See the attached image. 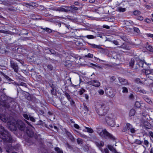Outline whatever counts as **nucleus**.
<instances>
[{
    "mask_svg": "<svg viewBox=\"0 0 153 153\" xmlns=\"http://www.w3.org/2000/svg\"><path fill=\"white\" fill-rule=\"evenodd\" d=\"M105 91L107 95L110 97H113L115 95V92L114 89L111 87H107L105 89Z\"/></svg>",
    "mask_w": 153,
    "mask_h": 153,
    "instance_id": "nucleus-6",
    "label": "nucleus"
},
{
    "mask_svg": "<svg viewBox=\"0 0 153 153\" xmlns=\"http://www.w3.org/2000/svg\"><path fill=\"white\" fill-rule=\"evenodd\" d=\"M64 65L67 67L71 66V61L69 60H67L64 62Z\"/></svg>",
    "mask_w": 153,
    "mask_h": 153,
    "instance_id": "nucleus-28",
    "label": "nucleus"
},
{
    "mask_svg": "<svg viewBox=\"0 0 153 153\" xmlns=\"http://www.w3.org/2000/svg\"><path fill=\"white\" fill-rule=\"evenodd\" d=\"M0 104L5 108L9 109L10 108H14L16 103L13 98L0 91Z\"/></svg>",
    "mask_w": 153,
    "mask_h": 153,
    "instance_id": "nucleus-2",
    "label": "nucleus"
},
{
    "mask_svg": "<svg viewBox=\"0 0 153 153\" xmlns=\"http://www.w3.org/2000/svg\"><path fill=\"white\" fill-rule=\"evenodd\" d=\"M98 92L100 95H102L104 94V91L102 89H99L98 90Z\"/></svg>",
    "mask_w": 153,
    "mask_h": 153,
    "instance_id": "nucleus-61",
    "label": "nucleus"
},
{
    "mask_svg": "<svg viewBox=\"0 0 153 153\" xmlns=\"http://www.w3.org/2000/svg\"><path fill=\"white\" fill-rule=\"evenodd\" d=\"M28 145H32L34 143V142L32 139L30 138L27 141Z\"/></svg>",
    "mask_w": 153,
    "mask_h": 153,
    "instance_id": "nucleus-32",
    "label": "nucleus"
},
{
    "mask_svg": "<svg viewBox=\"0 0 153 153\" xmlns=\"http://www.w3.org/2000/svg\"><path fill=\"white\" fill-rule=\"evenodd\" d=\"M65 133L67 136V138H69L72 142H74L75 141V139L74 137L69 132L66 130L65 131Z\"/></svg>",
    "mask_w": 153,
    "mask_h": 153,
    "instance_id": "nucleus-18",
    "label": "nucleus"
},
{
    "mask_svg": "<svg viewBox=\"0 0 153 153\" xmlns=\"http://www.w3.org/2000/svg\"><path fill=\"white\" fill-rule=\"evenodd\" d=\"M135 59H134L132 58L129 62V64L130 67L133 68L134 65V63L135 62Z\"/></svg>",
    "mask_w": 153,
    "mask_h": 153,
    "instance_id": "nucleus-31",
    "label": "nucleus"
},
{
    "mask_svg": "<svg viewBox=\"0 0 153 153\" xmlns=\"http://www.w3.org/2000/svg\"><path fill=\"white\" fill-rule=\"evenodd\" d=\"M31 101H34L35 102H38L39 100L36 98L35 97H32V100Z\"/></svg>",
    "mask_w": 153,
    "mask_h": 153,
    "instance_id": "nucleus-63",
    "label": "nucleus"
},
{
    "mask_svg": "<svg viewBox=\"0 0 153 153\" xmlns=\"http://www.w3.org/2000/svg\"><path fill=\"white\" fill-rule=\"evenodd\" d=\"M95 109L100 117L105 116L109 110L108 103L105 102L98 103L96 105Z\"/></svg>",
    "mask_w": 153,
    "mask_h": 153,
    "instance_id": "nucleus-3",
    "label": "nucleus"
},
{
    "mask_svg": "<svg viewBox=\"0 0 153 153\" xmlns=\"http://www.w3.org/2000/svg\"><path fill=\"white\" fill-rule=\"evenodd\" d=\"M83 37L84 38L86 37L89 39H92L94 38H95L96 36L94 37V36L92 35H88L86 36H83Z\"/></svg>",
    "mask_w": 153,
    "mask_h": 153,
    "instance_id": "nucleus-35",
    "label": "nucleus"
},
{
    "mask_svg": "<svg viewBox=\"0 0 153 153\" xmlns=\"http://www.w3.org/2000/svg\"><path fill=\"white\" fill-rule=\"evenodd\" d=\"M8 10L12 11H14L16 10V9L15 8L13 7H11L10 8H7Z\"/></svg>",
    "mask_w": 153,
    "mask_h": 153,
    "instance_id": "nucleus-56",
    "label": "nucleus"
},
{
    "mask_svg": "<svg viewBox=\"0 0 153 153\" xmlns=\"http://www.w3.org/2000/svg\"><path fill=\"white\" fill-rule=\"evenodd\" d=\"M108 147L109 149L112 152L116 153L117 152V151L116 150V149L115 148H114L113 146H112L111 145H108Z\"/></svg>",
    "mask_w": 153,
    "mask_h": 153,
    "instance_id": "nucleus-26",
    "label": "nucleus"
},
{
    "mask_svg": "<svg viewBox=\"0 0 153 153\" xmlns=\"http://www.w3.org/2000/svg\"><path fill=\"white\" fill-rule=\"evenodd\" d=\"M118 47L125 49L126 50H128L130 49L129 47L127 46L125 43H123L122 45L119 47Z\"/></svg>",
    "mask_w": 153,
    "mask_h": 153,
    "instance_id": "nucleus-25",
    "label": "nucleus"
},
{
    "mask_svg": "<svg viewBox=\"0 0 153 153\" xmlns=\"http://www.w3.org/2000/svg\"><path fill=\"white\" fill-rule=\"evenodd\" d=\"M134 106L137 108H139L140 106V104L138 101H136L135 104Z\"/></svg>",
    "mask_w": 153,
    "mask_h": 153,
    "instance_id": "nucleus-51",
    "label": "nucleus"
},
{
    "mask_svg": "<svg viewBox=\"0 0 153 153\" xmlns=\"http://www.w3.org/2000/svg\"><path fill=\"white\" fill-rule=\"evenodd\" d=\"M75 131L77 133L78 135H79L80 136L82 137L85 138L86 137V136L85 134H83L80 133L77 131L75 130Z\"/></svg>",
    "mask_w": 153,
    "mask_h": 153,
    "instance_id": "nucleus-43",
    "label": "nucleus"
},
{
    "mask_svg": "<svg viewBox=\"0 0 153 153\" xmlns=\"http://www.w3.org/2000/svg\"><path fill=\"white\" fill-rule=\"evenodd\" d=\"M135 82L137 83H142V82L140 80V79L139 78H137L135 80Z\"/></svg>",
    "mask_w": 153,
    "mask_h": 153,
    "instance_id": "nucleus-62",
    "label": "nucleus"
},
{
    "mask_svg": "<svg viewBox=\"0 0 153 153\" xmlns=\"http://www.w3.org/2000/svg\"><path fill=\"white\" fill-rule=\"evenodd\" d=\"M47 68L50 71H52L53 68V66L51 64H48L47 65Z\"/></svg>",
    "mask_w": 153,
    "mask_h": 153,
    "instance_id": "nucleus-46",
    "label": "nucleus"
},
{
    "mask_svg": "<svg viewBox=\"0 0 153 153\" xmlns=\"http://www.w3.org/2000/svg\"><path fill=\"white\" fill-rule=\"evenodd\" d=\"M97 131L101 137L105 139L108 135H110V133L108 132L105 129H101L98 128L97 130Z\"/></svg>",
    "mask_w": 153,
    "mask_h": 153,
    "instance_id": "nucleus-5",
    "label": "nucleus"
},
{
    "mask_svg": "<svg viewBox=\"0 0 153 153\" xmlns=\"http://www.w3.org/2000/svg\"><path fill=\"white\" fill-rule=\"evenodd\" d=\"M123 89L122 92L123 93H127L128 92V90L127 88L125 87H123L122 88Z\"/></svg>",
    "mask_w": 153,
    "mask_h": 153,
    "instance_id": "nucleus-47",
    "label": "nucleus"
},
{
    "mask_svg": "<svg viewBox=\"0 0 153 153\" xmlns=\"http://www.w3.org/2000/svg\"><path fill=\"white\" fill-rule=\"evenodd\" d=\"M17 126L18 129L22 131H24L26 127L25 124L21 120L18 121Z\"/></svg>",
    "mask_w": 153,
    "mask_h": 153,
    "instance_id": "nucleus-10",
    "label": "nucleus"
},
{
    "mask_svg": "<svg viewBox=\"0 0 153 153\" xmlns=\"http://www.w3.org/2000/svg\"><path fill=\"white\" fill-rule=\"evenodd\" d=\"M86 129H87V132H88L92 133L93 132V130L91 128L86 127Z\"/></svg>",
    "mask_w": 153,
    "mask_h": 153,
    "instance_id": "nucleus-58",
    "label": "nucleus"
},
{
    "mask_svg": "<svg viewBox=\"0 0 153 153\" xmlns=\"http://www.w3.org/2000/svg\"><path fill=\"white\" fill-rule=\"evenodd\" d=\"M126 127L127 128L128 131H130L131 133L132 134L135 133L136 130L134 128H133L132 126L129 123H127L126 124Z\"/></svg>",
    "mask_w": 153,
    "mask_h": 153,
    "instance_id": "nucleus-12",
    "label": "nucleus"
},
{
    "mask_svg": "<svg viewBox=\"0 0 153 153\" xmlns=\"http://www.w3.org/2000/svg\"><path fill=\"white\" fill-rule=\"evenodd\" d=\"M88 45L90 46V47L93 48L101 49L102 48L100 45H97L94 44H91L89 42H87Z\"/></svg>",
    "mask_w": 153,
    "mask_h": 153,
    "instance_id": "nucleus-21",
    "label": "nucleus"
},
{
    "mask_svg": "<svg viewBox=\"0 0 153 153\" xmlns=\"http://www.w3.org/2000/svg\"><path fill=\"white\" fill-rule=\"evenodd\" d=\"M142 123L145 128L150 129L151 128V124L147 121H144Z\"/></svg>",
    "mask_w": 153,
    "mask_h": 153,
    "instance_id": "nucleus-15",
    "label": "nucleus"
},
{
    "mask_svg": "<svg viewBox=\"0 0 153 153\" xmlns=\"http://www.w3.org/2000/svg\"><path fill=\"white\" fill-rule=\"evenodd\" d=\"M0 119L2 121L5 123L8 121V118L5 115H1L0 116Z\"/></svg>",
    "mask_w": 153,
    "mask_h": 153,
    "instance_id": "nucleus-24",
    "label": "nucleus"
},
{
    "mask_svg": "<svg viewBox=\"0 0 153 153\" xmlns=\"http://www.w3.org/2000/svg\"><path fill=\"white\" fill-rule=\"evenodd\" d=\"M71 9L73 10H78V8L77 7H75L74 5H72L70 6H69V11H70Z\"/></svg>",
    "mask_w": 153,
    "mask_h": 153,
    "instance_id": "nucleus-30",
    "label": "nucleus"
},
{
    "mask_svg": "<svg viewBox=\"0 0 153 153\" xmlns=\"http://www.w3.org/2000/svg\"><path fill=\"white\" fill-rule=\"evenodd\" d=\"M135 60L137 62L136 64L138 65L139 67L143 68L144 62L142 60H140L138 57L136 58Z\"/></svg>",
    "mask_w": 153,
    "mask_h": 153,
    "instance_id": "nucleus-13",
    "label": "nucleus"
},
{
    "mask_svg": "<svg viewBox=\"0 0 153 153\" xmlns=\"http://www.w3.org/2000/svg\"><path fill=\"white\" fill-rule=\"evenodd\" d=\"M133 29L134 31L137 33H139L140 32L139 29L137 27H134Z\"/></svg>",
    "mask_w": 153,
    "mask_h": 153,
    "instance_id": "nucleus-60",
    "label": "nucleus"
},
{
    "mask_svg": "<svg viewBox=\"0 0 153 153\" xmlns=\"http://www.w3.org/2000/svg\"><path fill=\"white\" fill-rule=\"evenodd\" d=\"M9 81L11 83L15 85H17L18 86H20V84L17 83L14 80H13L11 79Z\"/></svg>",
    "mask_w": 153,
    "mask_h": 153,
    "instance_id": "nucleus-45",
    "label": "nucleus"
},
{
    "mask_svg": "<svg viewBox=\"0 0 153 153\" xmlns=\"http://www.w3.org/2000/svg\"><path fill=\"white\" fill-rule=\"evenodd\" d=\"M65 96L66 97L68 100L69 101H71V99L69 94L66 92H65Z\"/></svg>",
    "mask_w": 153,
    "mask_h": 153,
    "instance_id": "nucleus-38",
    "label": "nucleus"
},
{
    "mask_svg": "<svg viewBox=\"0 0 153 153\" xmlns=\"http://www.w3.org/2000/svg\"><path fill=\"white\" fill-rule=\"evenodd\" d=\"M96 145L98 147L99 149L101 150L102 149L101 147L103 146L104 144V142L102 141H100L99 142H96L95 143Z\"/></svg>",
    "mask_w": 153,
    "mask_h": 153,
    "instance_id": "nucleus-23",
    "label": "nucleus"
},
{
    "mask_svg": "<svg viewBox=\"0 0 153 153\" xmlns=\"http://www.w3.org/2000/svg\"><path fill=\"white\" fill-rule=\"evenodd\" d=\"M105 139H109L113 141L114 140L116 139L115 137L110 133V135H108Z\"/></svg>",
    "mask_w": 153,
    "mask_h": 153,
    "instance_id": "nucleus-27",
    "label": "nucleus"
},
{
    "mask_svg": "<svg viewBox=\"0 0 153 153\" xmlns=\"http://www.w3.org/2000/svg\"><path fill=\"white\" fill-rule=\"evenodd\" d=\"M10 32L9 30H0V33H3L5 34H10Z\"/></svg>",
    "mask_w": 153,
    "mask_h": 153,
    "instance_id": "nucleus-37",
    "label": "nucleus"
},
{
    "mask_svg": "<svg viewBox=\"0 0 153 153\" xmlns=\"http://www.w3.org/2000/svg\"><path fill=\"white\" fill-rule=\"evenodd\" d=\"M89 66L95 69V70L102 69V67L96 64L91 63L89 64Z\"/></svg>",
    "mask_w": 153,
    "mask_h": 153,
    "instance_id": "nucleus-20",
    "label": "nucleus"
},
{
    "mask_svg": "<svg viewBox=\"0 0 153 153\" xmlns=\"http://www.w3.org/2000/svg\"><path fill=\"white\" fill-rule=\"evenodd\" d=\"M0 138L4 141V148L7 152L10 153L13 149L17 150L20 146L19 144L16 146H12L11 143L13 141V139L10 133L5 130L2 126L0 125Z\"/></svg>",
    "mask_w": 153,
    "mask_h": 153,
    "instance_id": "nucleus-1",
    "label": "nucleus"
},
{
    "mask_svg": "<svg viewBox=\"0 0 153 153\" xmlns=\"http://www.w3.org/2000/svg\"><path fill=\"white\" fill-rule=\"evenodd\" d=\"M146 49L150 52H153V48L150 45H148L146 47Z\"/></svg>",
    "mask_w": 153,
    "mask_h": 153,
    "instance_id": "nucleus-33",
    "label": "nucleus"
},
{
    "mask_svg": "<svg viewBox=\"0 0 153 153\" xmlns=\"http://www.w3.org/2000/svg\"><path fill=\"white\" fill-rule=\"evenodd\" d=\"M118 79L122 85H126L128 84L127 80L120 77H119Z\"/></svg>",
    "mask_w": 153,
    "mask_h": 153,
    "instance_id": "nucleus-19",
    "label": "nucleus"
},
{
    "mask_svg": "<svg viewBox=\"0 0 153 153\" xmlns=\"http://www.w3.org/2000/svg\"><path fill=\"white\" fill-rule=\"evenodd\" d=\"M30 115H28L27 114H23V117L28 120H29V117H30Z\"/></svg>",
    "mask_w": 153,
    "mask_h": 153,
    "instance_id": "nucleus-52",
    "label": "nucleus"
},
{
    "mask_svg": "<svg viewBox=\"0 0 153 153\" xmlns=\"http://www.w3.org/2000/svg\"><path fill=\"white\" fill-rule=\"evenodd\" d=\"M83 105L84 106L83 110L82 111V112L83 113V115L84 116H86L88 114L89 109L85 103H83Z\"/></svg>",
    "mask_w": 153,
    "mask_h": 153,
    "instance_id": "nucleus-14",
    "label": "nucleus"
},
{
    "mask_svg": "<svg viewBox=\"0 0 153 153\" xmlns=\"http://www.w3.org/2000/svg\"><path fill=\"white\" fill-rule=\"evenodd\" d=\"M26 133L28 136L30 137H33L34 135V132L33 130L31 129H27L26 130Z\"/></svg>",
    "mask_w": 153,
    "mask_h": 153,
    "instance_id": "nucleus-17",
    "label": "nucleus"
},
{
    "mask_svg": "<svg viewBox=\"0 0 153 153\" xmlns=\"http://www.w3.org/2000/svg\"><path fill=\"white\" fill-rule=\"evenodd\" d=\"M116 79V78L115 76H112L110 78V81L112 82L114 81Z\"/></svg>",
    "mask_w": 153,
    "mask_h": 153,
    "instance_id": "nucleus-59",
    "label": "nucleus"
},
{
    "mask_svg": "<svg viewBox=\"0 0 153 153\" xmlns=\"http://www.w3.org/2000/svg\"><path fill=\"white\" fill-rule=\"evenodd\" d=\"M87 83L96 87H99L100 85V82L97 80H93L89 81Z\"/></svg>",
    "mask_w": 153,
    "mask_h": 153,
    "instance_id": "nucleus-11",
    "label": "nucleus"
},
{
    "mask_svg": "<svg viewBox=\"0 0 153 153\" xmlns=\"http://www.w3.org/2000/svg\"><path fill=\"white\" fill-rule=\"evenodd\" d=\"M115 116L112 114H108L105 117V120L107 124L111 127H114L115 125Z\"/></svg>",
    "mask_w": 153,
    "mask_h": 153,
    "instance_id": "nucleus-4",
    "label": "nucleus"
},
{
    "mask_svg": "<svg viewBox=\"0 0 153 153\" xmlns=\"http://www.w3.org/2000/svg\"><path fill=\"white\" fill-rule=\"evenodd\" d=\"M7 48L5 45H0V53L1 54H4L7 52Z\"/></svg>",
    "mask_w": 153,
    "mask_h": 153,
    "instance_id": "nucleus-16",
    "label": "nucleus"
},
{
    "mask_svg": "<svg viewBox=\"0 0 153 153\" xmlns=\"http://www.w3.org/2000/svg\"><path fill=\"white\" fill-rule=\"evenodd\" d=\"M144 144L146 146V147H148V145L149 144V142L147 140L145 139V138L144 139Z\"/></svg>",
    "mask_w": 153,
    "mask_h": 153,
    "instance_id": "nucleus-53",
    "label": "nucleus"
},
{
    "mask_svg": "<svg viewBox=\"0 0 153 153\" xmlns=\"http://www.w3.org/2000/svg\"><path fill=\"white\" fill-rule=\"evenodd\" d=\"M134 89L137 92H138L144 94H146V91L143 89H142L140 87H135V88Z\"/></svg>",
    "mask_w": 153,
    "mask_h": 153,
    "instance_id": "nucleus-22",
    "label": "nucleus"
},
{
    "mask_svg": "<svg viewBox=\"0 0 153 153\" xmlns=\"http://www.w3.org/2000/svg\"><path fill=\"white\" fill-rule=\"evenodd\" d=\"M142 141L138 139H136L135 141V143L138 145H141L142 143Z\"/></svg>",
    "mask_w": 153,
    "mask_h": 153,
    "instance_id": "nucleus-50",
    "label": "nucleus"
},
{
    "mask_svg": "<svg viewBox=\"0 0 153 153\" xmlns=\"http://www.w3.org/2000/svg\"><path fill=\"white\" fill-rule=\"evenodd\" d=\"M84 56L85 58L88 57L89 58H92L93 57V55L90 53H88L87 55H85Z\"/></svg>",
    "mask_w": 153,
    "mask_h": 153,
    "instance_id": "nucleus-44",
    "label": "nucleus"
},
{
    "mask_svg": "<svg viewBox=\"0 0 153 153\" xmlns=\"http://www.w3.org/2000/svg\"><path fill=\"white\" fill-rule=\"evenodd\" d=\"M7 124L10 129L13 130L16 129L17 123L15 120H8Z\"/></svg>",
    "mask_w": 153,
    "mask_h": 153,
    "instance_id": "nucleus-9",
    "label": "nucleus"
},
{
    "mask_svg": "<svg viewBox=\"0 0 153 153\" xmlns=\"http://www.w3.org/2000/svg\"><path fill=\"white\" fill-rule=\"evenodd\" d=\"M55 150L57 152V153H63L62 150L59 147L55 148Z\"/></svg>",
    "mask_w": 153,
    "mask_h": 153,
    "instance_id": "nucleus-36",
    "label": "nucleus"
},
{
    "mask_svg": "<svg viewBox=\"0 0 153 153\" xmlns=\"http://www.w3.org/2000/svg\"><path fill=\"white\" fill-rule=\"evenodd\" d=\"M50 54H52L53 55H55V56H59L60 55L59 54H57L56 51L53 50L51 49L50 50Z\"/></svg>",
    "mask_w": 153,
    "mask_h": 153,
    "instance_id": "nucleus-34",
    "label": "nucleus"
},
{
    "mask_svg": "<svg viewBox=\"0 0 153 153\" xmlns=\"http://www.w3.org/2000/svg\"><path fill=\"white\" fill-rule=\"evenodd\" d=\"M135 112L136 111L134 109H131L129 113V116L130 117L134 116L135 114Z\"/></svg>",
    "mask_w": 153,
    "mask_h": 153,
    "instance_id": "nucleus-29",
    "label": "nucleus"
},
{
    "mask_svg": "<svg viewBox=\"0 0 153 153\" xmlns=\"http://www.w3.org/2000/svg\"><path fill=\"white\" fill-rule=\"evenodd\" d=\"M2 75L4 76V77L9 81L10 80L11 78H10L8 76L6 75L3 73H2Z\"/></svg>",
    "mask_w": 153,
    "mask_h": 153,
    "instance_id": "nucleus-42",
    "label": "nucleus"
},
{
    "mask_svg": "<svg viewBox=\"0 0 153 153\" xmlns=\"http://www.w3.org/2000/svg\"><path fill=\"white\" fill-rule=\"evenodd\" d=\"M43 30H45L46 32L49 33H51L52 32V30L48 27L43 28Z\"/></svg>",
    "mask_w": 153,
    "mask_h": 153,
    "instance_id": "nucleus-41",
    "label": "nucleus"
},
{
    "mask_svg": "<svg viewBox=\"0 0 153 153\" xmlns=\"http://www.w3.org/2000/svg\"><path fill=\"white\" fill-rule=\"evenodd\" d=\"M53 10L59 12H67L69 11V6H62L61 7H54Z\"/></svg>",
    "mask_w": 153,
    "mask_h": 153,
    "instance_id": "nucleus-7",
    "label": "nucleus"
},
{
    "mask_svg": "<svg viewBox=\"0 0 153 153\" xmlns=\"http://www.w3.org/2000/svg\"><path fill=\"white\" fill-rule=\"evenodd\" d=\"M140 12L138 10H135L133 12V14L134 15H137L140 14Z\"/></svg>",
    "mask_w": 153,
    "mask_h": 153,
    "instance_id": "nucleus-64",
    "label": "nucleus"
},
{
    "mask_svg": "<svg viewBox=\"0 0 153 153\" xmlns=\"http://www.w3.org/2000/svg\"><path fill=\"white\" fill-rule=\"evenodd\" d=\"M26 4L28 6H32V7H36V4L34 2L26 3Z\"/></svg>",
    "mask_w": 153,
    "mask_h": 153,
    "instance_id": "nucleus-40",
    "label": "nucleus"
},
{
    "mask_svg": "<svg viewBox=\"0 0 153 153\" xmlns=\"http://www.w3.org/2000/svg\"><path fill=\"white\" fill-rule=\"evenodd\" d=\"M29 117V120L32 121V122H34L36 121V120L35 118L33 117V116L31 115H30Z\"/></svg>",
    "mask_w": 153,
    "mask_h": 153,
    "instance_id": "nucleus-55",
    "label": "nucleus"
},
{
    "mask_svg": "<svg viewBox=\"0 0 153 153\" xmlns=\"http://www.w3.org/2000/svg\"><path fill=\"white\" fill-rule=\"evenodd\" d=\"M10 62L11 68H12L15 72L17 73L19 68L17 63L12 60H10Z\"/></svg>",
    "mask_w": 153,
    "mask_h": 153,
    "instance_id": "nucleus-8",
    "label": "nucleus"
},
{
    "mask_svg": "<svg viewBox=\"0 0 153 153\" xmlns=\"http://www.w3.org/2000/svg\"><path fill=\"white\" fill-rule=\"evenodd\" d=\"M77 142L78 144H82L83 143V140L80 138H78L77 139Z\"/></svg>",
    "mask_w": 153,
    "mask_h": 153,
    "instance_id": "nucleus-48",
    "label": "nucleus"
},
{
    "mask_svg": "<svg viewBox=\"0 0 153 153\" xmlns=\"http://www.w3.org/2000/svg\"><path fill=\"white\" fill-rule=\"evenodd\" d=\"M120 38L124 41L127 42L128 41V39L125 35L121 36H120Z\"/></svg>",
    "mask_w": 153,
    "mask_h": 153,
    "instance_id": "nucleus-39",
    "label": "nucleus"
},
{
    "mask_svg": "<svg viewBox=\"0 0 153 153\" xmlns=\"http://www.w3.org/2000/svg\"><path fill=\"white\" fill-rule=\"evenodd\" d=\"M51 93L53 95H56L57 94L56 91L54 89H52L51 90Z\"/></svg>",
    "mask_w": 153,
    "mask_h": 153,
    "instance_id": "nucleus-57",
    "label": "nucleus"
},
{
    "mask_svg": "<svg viewBox=\"0 0 153 153\" xmlns=\"http://www.w3.org/2000/svg\"><path fill=\"white\" fill-rule=\"evenodd\" d=\"M118 10L120 12H123L126 11V9L125 8H122L121 7L118 8Z\"/></svg>",
    "mask_w": 153,
    "mask_h": 153,
    "instance_id": "nucleus-49",
    "label": "nucleus"
},
{
    "mask_svg": "<svg viewBox=\"0 0 153 153\" xmlns=\"http://www.w3.org/2000/svg\"><path fill=\"white\" fill-rule=\"evenodd\" d=\"M85 90L83 88L81 89L79 91V94L80 95H82L84 92L85 91Z\"/></svg>",
    "mask_w": 153,
    "mask_h": 153,
    "instance_id": "nucleus-54",
    "label": "nucleus"
}]
</instances>
